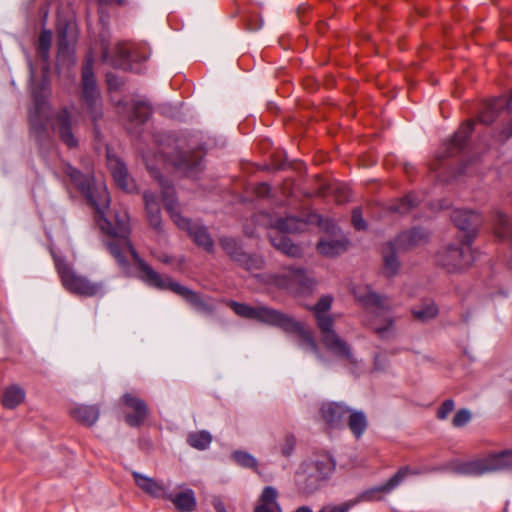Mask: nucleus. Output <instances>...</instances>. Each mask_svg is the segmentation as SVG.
<instances>
[{"label": "nucleus", "mask_w": 512, "mask_h": 512, "mask_svg": "<svg viewBox=\"0 0 512 512\" xmlns=\"http://www.w3.org/2000/svg\"><path fill=\"white\" fill-rule=\"evenodd\" d=\"M64 173L94 208L100 229L110 237L106 242V247L120 270L124 274H129V257H131L139 279L145 277L150 281H159L158 272L140 258L129 239L130 219L127 210L120 206L114 208L112 215L106 216L105 211L110 204V195L106 185L95 183L91 176L82 174L70 164L64 166Z\"/></svg>", "instance_id": "nucleus-1"}, {"label": "nucleus", "mask_w": 512, "mask_h": 512, "mask_svg": "<svg viewBox=\"0 0 512 512\" xmlns=\"http://www.w3.org/2000/svg\"><path fill=\"white\" fill-rule=\"evenodd\" d=\"M228 305L242 318L257 320L278 327L286 333L297 334L303 345L318 353V347L311 331L292 316L263 305L250 306L236 301H230Z\"/></svg>", "instance_id": "nucleus-2"}, {"label": "nucleus", "mask_w": 512, "mask_h": 512, "mask_svg": "<svg viewBox=\"0 0 512 512\" xmlns=\"http://www.w3.org/2000/svg\"><path fill=\"white\" fill-rule=\"evenodd\" d=\"M333 302L330 295L322 296L317 303L310 307L320 331V340L325 349L338 359L357 364L350 345L342 339L334 329L335 319L329 314Z\"/></svg>", "instance_id": "nucleus-3"}, {"label": "nucleus", "mask_w": 512, "mask_h": 512, "mask_svg": "<svg viewBox=\"0 0 512 512\" xmlns=\"http://www.w3.org/2000/svg\"><path fill=\"white\" fill-rule=\"evenodd\" d=\"M159 185L162 190V198L165 208L169 213L173 222L178 228L187 231L188 235L193 239L194 243L202 247L207 252H212L214 249V242L208 233L207 227L194 223L187 218L180 215L178 211V203L175 198V190L173 186L166 180L159 179Z\"/></svg>", "instance_id": "nucleus-4"}, {"label": "nucleus", "mask_w": 512, "mask_h": 512, "mask_svg": "<svg viewBox=\"0 0 512 512\" xmlns=\"http://www.w3.org/2000/svg\"><path fill=\"white\" fill-rule=\"evenodd\" d=\"M52 256L61 283L68 292L83 297H93L102 292V283L93 282L78 274L67 261L55 253H52Z\"/></svg>", "instance_id": "nucleus-5"}, {"label": "nucleus", "mask_w": 512, "mask_h": 512, "mask_svg": "<svg viewBox=\"0 0 512 512\" xmlns=\"http://www.w3.org/2000/svg\"><path fill=\"white\" fill-rule=\"evenodd\" d=\"M504 470H512V449L491 453L484 458L460 462L453 466L454 473L465 476H480Z\"/></svg>", "instance_id": "nucleus-6"}, {"label": "nucleus", "mask_w": 512, "mask_h": 512, "mask_svg": "<svg viewBox=\"0 0 512 512\" xmlns=\"http://www.w3.org/2000/svg\"><path fill=\"white\" fill-rule=\"evenodd\" d=\"M81 86V100L87 108L90 118L94 124L95 133L98 135L99 132L96 122L102 117L103 110L100 93L93 73V56L91 54L87 55L82 67Z\"/></svg>", "instance_id": "nucleus-7"}, {"label": "nucleus", "mask_w": 512, "mask_h": 512, "mask_svg": "<svg viewBox=\"0 0 512 512\" xmlns=\"http://www.w3.org/2000/svg\"><path fill=\"white\" fill-rule=\"evenodd\" d=\"M268 283L295 295H305L314 289V278L299 267L284 268L278 274L269 276Z\"/></svg>", "instance_id": "nucleus-8"}, {"label": "nucleus", "mask_w": 512, "mask_h": 512, "mask_svg": "<svg viewBox=\"0 0 512 512\" xmlns=\"http://www.w3.org/2000/svg\"><path fill=\"white\" fill-rule=\"evenodd\" d=\"M306 226V222L295 216L279 218L275 223V234L270 235L271 244L289 257H300L302 255V249L292 243L285 233L302 232Z\"/></svg>", "instance_id": "nucleus-9"}, {"label": "nucleus", "mask_w": 512, "mask_h": 512, "mask_svg": "<svg viewBox=\"0 0 512 512\" xmlns=\"http://www.w3.org/2000/svg\"><path fill=\"white\" fill-rule=\"evenodd\" d=\"M158 277L160 278L159 281H150L145 277H143L141 280L148 286H152L160 290H171L175 294L183 297L199 313L209 315L214 312L215 306L210 299L201 297L200 294L185 286L180 285L179 283L173 281L170 277H163L159 273Z\"/></svg>", "instance_id": "nucleus-10"}, {"label": "nucleus", "mask_w": 512, "mask_h": 512, "mask_svg": "<svg viewBox=\"0 0 512 512\" xmlns=\"http://www.w3.org/2000/svg\"><path fill=\"white\" fill-rule=\"evenodd\" d=\"M474 256L471 244L462 240L460 244H448L438 251L436 261L448 272H458L466 269L473 262Z\"/></svg>", "instance_id": "nucleus-11"}, {"label": "nucleus", "mask_w": 512, "mask_h": 512, "mask_svg": "<svg viewBox=\"0 0 512 512\" xmlns=\"http://www.w3.org/2000/svg\"><path fill=\"white\" fill-rule=\"evenodd\" d=\"M44 84L32 87L33 107L29 110V123L31 131L40 136L48 120L49 105Z\"/></svg>", "instance_id": "nucleus-12"}, {"label": "nucleus", "mask_w": 512, "mask_h": 512, "mask_svg": "<svg viewBox=\"0 0 512 512\" xmlns=\"http://www.w3.org/2000/svg\"><path fill=\"white\" fill-rule=\"evenodd\" d=\"M76 124L77 120L67 107L61 108L53 118L52 127L68 148H76L78 146Z\"/></svg>", "instance_id": "nucleus-13"}, {"label": "nucleus", "mask_w": 512, "mask_h": 512, "mask_svg": "<svg viewBox=\"0 0 512 512\" xmlns=\"http://www.w3.org/2000/svg\"><path fill=\"white\" fill-rule=\"evenodd\" d=\"M451 220L455 226L464 233L463 240L472 244L477 229L482 223V217L470 209H454L451 213Z\"/></svg>", "instance_id": "nucleus-14"}, {"label": "nucleus", "mask_w": 512, "mask_h": 512, "mask_svg": "<svg viewBox=\"0 0 512 512\" xmlns=\"http://www.w3.org/2000/svg\"><path fill=\"white\" fill-rule=\"evenodd\" d=\"M355 298L366 308L380 314L392 309V304L385 296L374 292L368 285H359L353 290Z\"/></svg>", "instance_id": "nucleus-15"}, {"label": "nucleus", "mask_w": 512, "mask_h": 512, "mask_svg": "<svg viewBox=\"0 0 512 512\" xmlns=\"http://www.w3.org/2000/svg\"><path fill=\"white\" fill-rule=\"evenodd\" d=\"M421 471L409 466L401 467L386 483L363 492L360 496L362 501L378 500V493H390L397 488L409 475H419Z\"/></svg>", "instance_id": "nucleus-16"}, {"label": "nucleus", "mask_w": 512, "mask_h": 512, "mask_svg": "<svg viewBox=\"0 0 512 512\" xmlns=\"http://www.w3.org/2000/svg\"><path fill=\"white\" fill-rule=\"evenodd\" d=\"M202 151L176 152L170 156L169 161L188 176H195L202 169Z\"/></svg>", "instance_id": "nucleus-17"}, {"label": "nucleus", "mask_w": 512, "mask_h": 512, "mask_svg": "<svg viewBox=\"0 0 512 512\" xmlns=\"http://www.w3.org/2000/svg\"><path fill=\"white\" fill-rule=\"evenodd\" d=\"M124 405L131 410L126 413L125 420L131 427H139L148 416V407L145 401L132 393H125L122 397Z\"/></svg>", "instance_id": "nucleus-18"}, {"label": "nucleus", "mask_w": 512, "mask_h": 512, "mask_svg": "<svg viewBox=\"0 0 512 512\" xmlns=\"http://www.w3.org/2000/svg\"><path fill=\"white\" fill-rule=\"evenodd\" d=\"M295 481L299 489L305 494H311L316 491L323 481L315 466L308 460L305 461L297 471Z\"/></svg>", "instance_id": "nucleus-19"}, {"label": "nucleus", "mask_w": 512, "mask_h": 512, "mask_svg": "<svg viewBox=\"0 0 512 512\" xmlns=\"http://www.w3.org/2000/svg\"><path fill=\"white\" fill-rule=\"evenodd\" d=\"M107 166L120 189L127 192L134 189V181L128 174L125 164L116 156L111 155L109 150L107 151Z\"/></svg>", "instance_id": "nucleus-20"}, {"label": "nucleus", "mask_w": 512, "mask_h": 512, "mask_svg": "<svg viewBox=\"0 0 512 512\" xmlns=\"http://www.w3.org/2000/svg\"><path fill=\"white\" fill-rule=\"evenodd\" d=\"M107 166L120 189L127 192L134 189V181L128 174L125 164L116 156L111 155L109 150L107 151Z\"/></svg>", "instance_id": "nucleus-21"}, {"label": "nucleus", "mask_w": 512, "mask_h": 512, "mask_svg": "<svg viewBox=\"0 0 512 512\" xmlns=\"http://www.w3.org/2000/svg\"><path fill=\"white\" fill-rule=\"evenodd\" d=\"M130 50L125 43H117L112 49L110 55L109 48L105 45L102 47V61L115 68L127 70L130 68Z\"/></svg>", "instance_id": "nucleus-22"}, {"label": "nucleus", "mask_w": 512, "mask_h": 512, "mask_svg": "<svg viewBox=\"0 0 512 512\" xmlns=\"http://www.w3.org/2000/svg\"><path fill=\"white\" fill-rule=\"evenodd\" d=\"M132 475L136 485L151 497L163 500L169 497V487L164 482L157 481L138 472H133Z\"/></svg>", "instance_id": "nucleus-23"}, {"label": "nucleus", "mask_w": 512, "mask_h": 512, "mask_svg": "<svg viewBox=\"0 0 512 512\" xmlns=\"http://www.w3.org/2000/svg\"><path fill=\"white\" fill-rule=\"evenodd\" d=\"M350 409L339 402L325 403L321 407V416L330 428H338L343 425L345 417Z\"/></svg>", "instance_id": "nucleus-24"}, {"label": "nucleus", "mask_w": 512, "mask_h": 512, "mask_svg": "<svg viewBox=\"0 0 512 512\" xmlns=\"http://www.w3.org/2000/svg\"><path fill=\"white\" fill-rule=\"evenodd\" d=\"M473 131V122L468 121L464 123L445 143L446 156H453L461 151Z\"/></svg>", "instance_id": "nucleus-25"}, {"label": "nucleus", "mask_w": 512, "mask_h": 512, "mask_svg": "<svg viewBox=\"0 0 512 512\" xmlns=\"http://www.w3.org/2000/svg\"><path fill=\"white\" fill-rule=\"evenodd\" d=\"M427 239L428 234L424 230L420 228H414L399 234L394 243L397 249L407 250L425 243Z\"/></svg>", "instance_id": "nucleus-26"}, {"label": "nucleus", "mask_w": 512, "mask_h": 512, "mask_svg": "<svg viewBox=\"0 0 512 512\" xmlns=\"http://www.w3.org/2000/svg\"><path fill=\"white\" fill-rule=\"evenodd\" d=\"M143 200L145 203V209L147 213V218L150 226L158 231H162V221H161V210L159 202L154 193L150 191H146L143 194Z\"/></svg>", "instance_id": "nucleus-27"}, {"label": "nucleus", "mask_w": 512, "mask_h": 512, "mask_svg": "<svg viewBox=\"0 0 512 512\" xmlns=\"http://www.w3.org/2000/svg\"><path fill=\"white\" fill-rule=\"evenodd\" d=\"M166 500L172 502L175 508L181 512H192L197 506L195 493L192 489H185L177 494L169 491V497Z\"/></svg>", "instance_id": "nucleus-28"}, {"label": "nucleus", "mask_w": 512, "mask_h": 512, "mask_svg": "<svg viewBox=\"0 0 512 512\" xmlns=\"http://www.w3.org/2000/svg\"><path fill=\"white\" fill-rule=\"evenodd\" d=\"M100 415V410L95 405H78L71 410V416L82 425L93 426Z\"/></svg>", "instance_id": "nucleus-29"}, {"label": "nucleus", "mask_w": 512, "mask_h": 512, "mask_svg": "<svg viewBox=\"0 0 512 512\" xmlns=\"http://www.w3.org/2000/svg\"><path fill=\"white\" fill-rule=\"evenodd\" d=\"M77 38V31L75 23L65 22L58 24V49L60 53L69 50V47L74 44Z\"/></svg>", "instance_id": "nucleus-30"}, {"label": "nucleus", "mask_w": 512, "mask_h": 512, "mask_svg": "<svg viewBox=\"0 0 512 512\" xmlns=\"http://www.w3.org/2000/svg\"><path fill=\"white\" fill-rule=\"evenodd\" d=\"M309 461L313 464V466H315V470L319 472V475L323 478V480L330 477L335 470V461L328 453L317 454Z\"/></svg>", "instance_id": "nucleus-31"}, {"label": "nucleus", "mask_w": 512, "mask_h": 512, "mask_svg": "<svg viewBox=\"0 0 512 512\" xmlns=\"http://www.w3.org/2000/svg\"><path fill=\"white\" fill-rule=\"evenodd\" d=\"M348 242L345 239L341 240H335V239H329V240H321L317 244V250L320 254L328 256V257H334L337 256L347 249Z\"/></svg>", "instance_id": "nucleus-32"}, {"label": "nucleus", "mask_w": 512, "mask_h": 512, "mask_svg": "<svg viewBox=\"0 0 512 512\" xmlns=\"http://www.w3.org/2000/svg\"><path fill=\"white\" fill-rule=\"evenodd\" d=\"M25 399V391L18 385H11L3 391L2 404L5 408L13 409Z\"/></svg>", "instance_id": "nucleus-33"}, {"label": "nucleus", "mask_w": 512, "mask_h": 512, "mask_svg": "<svg viewBox=\"0 0 512 512\" xmlns=\"http://www.w3.org/2000/svg\"><path fill=\"white\" fill-rule=\"evenodd\" d=\"M348 414V427L355 438L359 439L368 427L366 415L362 411L351 410Z\"/></svg>", "instance_id": "nucleus-34"}, {"label": "nucleus", "mask_w": 512, "mask_h": 512, "mask_svg": "<svg viewBox=\"0 0 512 512\" xmlns=\"http://www.w3.org/2000/svg\"><path fill=\"white\" fill-rule=\"evenodd\" d=\"M397 249L395 243H388L383 249L384 272L387 276H394L399 269V261L395 256Z\"/></svg>", "instance_id": "nucleus-35"}, {"label": "nucleus", "mask_w": 512, "mask_h": 512, "mask_svg": "<svg viewBox=\"0 0 512 512\" xmlns=\"http://www.w3.org/2000/svg\"><path fill=\"white\" fill-rule=\"evenodd\" d=\"M412 314L415 319L425 322L437 316L438 307L434 301L426 300L420 307L413 308Z\"/></svg>", "instance_id": "nucleus-36"}, {"label": "nucleus", "mask_w": 512, "mask_h": 512, "mask_svg": "<svg viewBox=\"0 0 512 512\" xmlns=\"http://www.w3.org/2000/svg\"><path fill=\"white\" fill-rule=\"evenodd\" d=\"M130 113L128 114V118L131 121H136L138 123H144L151 114L150 106L143 101L135 102L130 107Z\"/></svg>", "instance_id": "nucleus-37"}, {"label": "nucleus", "mask_w": 512, "mask_h": 512, "mask_svg": "<svg viewBox=\"0 0 512 512\" xmlns=\"http://www.w3.org/2000/svg\"><path fill=\"white\" fill-rule=\"evenodd\" d=\"M212 441V437L207 431L194 432L188 435L187 442L193 448L204 450L208 448Z\"/></svg>", "instance_id": "nucleus-38"}, {"label": "nucleus", "mask_w": 512, "mask_h": 512, "mask_svg": "<svg viewBox=\"0 0 512 512\" xmlns=\"http://www.w3.org/2000/svg\"><path fill=\"white\" fill-rule=\"evenodd\" d=\"M419 203H420L419 197L414 193H410V194L406 195L404 198L400 199L391 208H392V210H394L400 214H405V213L410 212L414 207L418 206Z\"/></svg>", "instance_id": "nucleus-39"}, {"label": "nucleus", "mask_w": 512, "mask_h": 512, "mask_svg": "<svg viewBox=\"0 0 512 512\" xmlns=\"http://www.w3.org/2000/svg\"><path fill=\"white\" fill-rule=\"evenodd\" d=\"M371 325L381 338H388L394 333V320L391 317H386L381 322L375 319Z\"/></svg>", "instance_id": "nucleus-40"}, {"label": "nucleus", "mask_w": 512, "mask_h": 512, "mask_svg": "<svg viewBox=\"0 0 512 512\" xmlns=\"http://www.w3.org/2000/svg\"><path fill=\"white\" fill-rule=\"evenodd\" d=\"M222 249L232 260L237 262V258L240 257V253H244L241 246L237 243L234 238L222 237L219 240Z\"/></svg>", "instance_id": "nucleus-41"}, {"label": "nucleus", "mask_w": 512, "mask_h": 512, "mask_svg": "<svg viewBox=\"0 0 512 512\" xmlns=\"http://www.w3.org/2000/svg\"><path fill=\"white\" fill-rule=\"evenodd\" d=\"M237 263L246 268L247 270L262 269L264 266V259L258 255H249L247 253H240L237 258Z\"/></svg>", "instance_id": "nucleus-42"}, {"label": "nucleus", "mask_w": 512, "mask_h": 512, "mask_svg": "<svg viewBox=\"0 0 512 512\" xmlns=\"http://www.w3.org/2000/svg\"><path fill=\"white\" fill-rule=\"evenodd\" d=\"M231 456L241 467L257 470L258 462L251 454L244 451H234Z\"/></svg>", "instance_id": "nucleus-43"}, {"label": "nucleus", "mask_w": 512, "mask_h": 512, "mask_svg": "<svg viewBox=\"0 0 512 512\" xmlns=\"http://www.w3.org/2000/svg\"><path fill=\"white\" fill-rule=\"evenodd\" d=\"M278 492L277 490L272 486H266L259 498V504L258 505H268L272 506L274 508L280 507L279 503L277 502Z\"/></svg>", "instance_id": "nucleus-44"}, {"label": "nucleus", "mask_w": 512, "mask_h": 512, "mask_svg": "<svg viewBox=\"0 0 512 512\" xmlns=\"http://www.w3.org/2000/svg\"><path fill=\"white\" fill-rule=\"evenodd\" d=\"M52 42V33L50 30H43L38 39V51L46 59Z\"/></svg>", "instance_id": "nucleus-45"}, {"label": "nucleus", "mask_w": 512, "mask_h": 512, "mask_svg": "<svg viewBox=\"0 0 512 512\" xmlns=\"http://www.w3.org/2000/svg\"><path fill=\"white\" fill-rule=\"evenodd\" d=\"M496 224H497V229H496V234L498 237L500 238H504L506 236V228H507V225H508V218L505 214H503L502 212L498 211L496 212Z\"/></svg>", "instance_id": "nucleus-46"}, {"label": "nucleus", "mask_w": 512, "mask_h": 512, "mask_svg": "<svg viewBox=\"0 0 512 512\" xmlns=\"http://www.w3.org/2000/svg\"><path fill=\"white\" fill-rule=\"evenodd\" d=\"M471 419V413L467 409H461L456 412L453 417V425L455 427L465 426Z\"/></svg>", "instance_id": "nucleus-47"}, {"label": "nucleus", "mask_w": 512, "mask_h": 512, "mask_svg": "<svg viewBox=\"0 0 512 512\" xmlns=\"http://www.w3.org/2000/svg\"><path fill=\"white\" fill-rule=\"evenodd\" d=\"M353 504V502H345L340 505L328 504L323 506L318 512H348Z\"/></svg>", "instance_id": "nucleus-48"}, {"label": "nucleus", "mask_w": 512, "mask_h": 512, "mask_svg": "<svg viewBox=\"0 0 512 512\" xmlns=\"http://www.w3.org/2000/svg\"><path fill=\"white\" fill-rule=\"evenodd\" d=\"M454 410V402L451 399L445 400L437 410V417L441 420L446 419L447 416Z\"/></svg>", "instance_id": "nucleus-49"}, {"label": "nucleus", "mask_w": 512, "mask_h": 512, "mask_svg": "<svg viewBox=\"0 0 512 512\" xmlns=\"http://www.w3.org/2000/svg\"><path fill=\"white\" fill-rule=\"evenodd\" d=\"M352 224L357 230H364L366 228V222L359 208H355L352 212Z\"/></svg>", "instance_id": "nucleus-50"}, {"label": "nucleus", "mask_w": 512, "mask_h": 512, "mask_svg": "<svg viewBox=\"0 0 512 512\" xmlns=\"http://www.w3.org/2000/svg\"><path fill=\"white\" fill-rule=\"evenodd\" d=\"M295 447V438L291 435L287 436L284 439V442L281 446V452L284 456H290Z\"/></svg>", "instance_id": "nucleus-51"}, {"label": "nucleus", "mask_w": 512, "mask_h": 512, "mask_svg": "<svg viewBox=\"0 0 512 512\" xmlns=\"http://www.w3.org/2000/svg\"><path fill=\"white\" fill-rule=\"evenodd\" d=\"M106 81H107L108 88L110 90H117L121 85L120 79L113 73H108L106 75Z\"/></svg>", "instance_id": "nucleus-52"}, {"label": "nucleus", "mask_w": 512, "mask_h": 512, "mask_svg": "<svg viewBox=\"0 0 512 512\" xmlns=\"http://www.w3.org/2000/svg\"><path fill=\"white\" fill-rule=\"evenodd\" d=\"M254 512H282L281 507L274 508L268 505H257L254 509Z\"/></svg>", "instance_id": "nucleus-53"}, {"label": "nucleus", "mask_w": 512, "mask_h": 512, "mask_svg": "<svg viewBox=\"0 0 512 512\" xmlns=\"http://www.w3.org/2000/svg\"><path fill=\"white\" fill-rule=\"evenodd\" d=\"M270 192V187L266 183H261L256 188V194L260 197H264L268 195Z\"/></svg>", "instance_id": "nucleus-54"}, {"label": "nucleus", "mask_w": 512, "mask_h": 512, "mask_svg": "<svg viewBox=\"0 0 512 512\" xmlns=\"http://www.w3.org/2000/svg\"><path fill=\"white\" fill-rule=\"evenodd\" d=\"M212 505L217 512H227L224 503L219 497L213 498Z\"/></svg>", "instance_id": "nucleus-55"}, {"label": "nucleus", "mask_w": 512, "mask_h": 512, "mask_svg": "<svg viewBox=\"0 0 512 512\" xmlns=\"http://www.w3.org/2000/svg\"><path fill=\"white\" fill-rule=\"evenodd\" d=\"M294 512H313L309 506H300Z\"/></svg>", "instance_id": "nucleus-56"}, {"label": "nucleus", "mask_w": 512, "mask_h": 512, "mask_svg": "<svg viewBox=\"0 0 512 512\" xmlns=\"http://www.w3.org/2000/svg\"><path fill=\"white\" fill-rule=\"evenodd\" d=\"M261 26H262V23H260V24H257V23L256 24H251V23H249L248 24V29L251 30V31H256V30L260 29Z\"/></svg>", "instance_id": "nucleus-57"}, {"label": "nucleus", "mask_w": 512, "mask_h": 512, "mask_svg": "<svg viewBox=\"0 0 512 512\" xmlns=\"http://www.w3.org/2000/svg\"><path fill=\"white\" fill-rule=\"evenodd\" d=\"M101 2L105 4H114L115 0H100Z\"/></svg>", "instance_id": "nucleus-58"}, {"label": "nucleus", "mask_w": 512, "mask_h": 512, "mask_svg": "<svg viewBox=\"0 0 512 512\" xmlns=\"http://www.w3.org/2000/svg\"><path fill=\"white\" fill-rule=\"evenodd\" d=\"M125 3V0H115L114 4L117 5H123Z\"/></svg>", "instance_id": "nucleus-59"}, {"label": "nucleus", "mask_w": 512, "mask_h": 512, "mask_svg": "<svg viewBox=\"0 0 512 512\" xmlns=\"http://www.w3.org/2000/svg\"><path fill=\"white\" fill-rule=\"evenodd\" d=\"M510 268L512 269V262L510 263Z\"/></svg>", "instance_id": "nucleus-60"}]
</instances>
